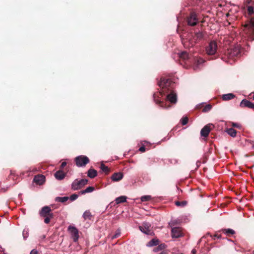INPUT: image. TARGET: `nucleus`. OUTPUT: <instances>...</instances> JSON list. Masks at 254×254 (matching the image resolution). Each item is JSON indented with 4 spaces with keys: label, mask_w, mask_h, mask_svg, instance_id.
Masks as SVG:
<instances>
[{
    "label": "nucleus",
    "mask_w": 254,
    "mask_h": 254,
    "mask_svg": "<svg viewBox=\"0 0 254 254\" xmlns=\"http://www.w3.org/2000/svg\"><path fill=\"white\" fill-rule=\"evenodd\" d=\"M158 85L161 88L160 94L161 95L168 93L166 98L171 103H176L177 102V94L174 91V82L170 79L161 77L158 82Z\"/></svg>",
    "instance_id": "nucleus-1"
},
{
    "label": "nucleus",
    "mask_w": 254,
    "mask_h": 254,
    "mask_svg": "<svg viewBox=\"0 0 254 254\" xmlns=\"http://www.w3.org/2000/svg\"><path fill=\"white\" fill-rule=\"evenodd\" d=\"M243 30L246 37L252 41L254 40V17L251 18L243 25Z\"/></svg>",
    "instance_id": "nucleus-2"
},
{
    "label": "nucleus",
    "mask_w": 254,
    "mask_h": 254,
    "mask_svg": "<svg viewBox=\"0 0 254 254\" xmlns=\"http://www.w3.org/2000/svg\"><path fill=\"white\" fill-rule=\"evenodd\" d=\"M41 217L44 218V223L49 224L51 219L53 218L54 214L50 206H45L42 208L39 212Z\"/></svg>",
    "instance_id": "nucleus-3"
},
{
    "label": "nucleus",
    "mask_w": 254,
    "mask_h": 254,
    "mask_svg": "<svg viewBox=\"0 0 254 254\" xmlns=\"http://www.w3.org/2000/svg\"><path fill=\"white\" fill-rule=\"evenodd\" d=\"M204 37V34L202 32H196L194 34H190L189 36V42L191 45V46H193L195 44L201 40Z\"/></svg>",
    "instance_id": "nucleus-4"
},
{
    "label": "nucleus",
    "mask_w": 254,
    "mask_h": 254,
    "mask_svg": "<svg viewBox=\"0 0 254 254\" xmlns=\"http://www.w3.org/2000/svg\"><path fill=\"white\" fill-rule=\"evenodd\" d=\"M88 180L83 179L81 180L75 179L71 184V188L73 190L81 189L84 186L87 184Z\"/></svg>",
    "instance_id": "nucleus-5"
},
{
    "label": "nucleus",
    "mask_w": 254,
    "mask_h": 254,
    "mask_svg": "<svg viewBox=\"0 0 254 254\" xmlns=\"http://www.w3.org/2000/svg\"><path fill=\"white\" fill-rule=\"evenodd\" d=\"M75 162L78 167H83L89 162V159L86 156L80 155L75 158Z\"/></svg>",
    "instance_id": "nucleus-6"
},
{
    "label": "nucleus",
    "mask_w": 254,
    "mask_h": 254,
    "mask_svg": "<svg viewBox=\"0 0 254 254\" xmlns=\"http://www.w3.org/2000/svg\"><path fill=\"white\" fill-rule=\"evenodd\" d=\"M217 50V43L214 41H211L208 46L206 48V51L208 55H213L215 54Z\"/></svg>",
    "instance_id": "nucleus-7"
},
{
    "label": "nucleus",
    "mask_w": 254,
    "mask_h": 254,
    "mask_svg": "<svg viewBox=\"0 0 254 254\" xmlns=\"http://www.w3.org/2000/svg\"><path fill=\"white\" fill-rule=\"evenodd\" d=\"M139 229L142 232L147 235H151L153 233L151 230V225L147 222H143L139 227Z\"/></svg>",
    "instance_id": "nucleus-8"
},
{
    "label": "nucleus",
    "mask_w": 254,
    "mask_h": 254,
    "mask_svg": "<svg viewBox=\"0 0 254 254\" xmlns=\"http://www.w3.org/2000/svg\"><path fill=\"white\" fill-rule=\"evenodd\" d=\"M188 24L190 26H193L196 25L198 22V19L196 14L194 12H192L188 17L187 20Z\"/></svg>",
    "instance_id": "nucleus-9"
},
{
    "label": "nucleus",
    "mask_w": 254,
    "mask_h": 254,
    "mask_svg": "<svg viewBox=\"0 0 254 254\" xmlns=\"http://www.w3.org/2000/svg\"><path fill=\"white\" fill-rule=\"evenodd\" d=\"M244 4L249 15L254 14V0H244Z\"/></svg>",
    "instance_id": "nucleus-10"
},
{
    "label": "nucleus",
    "mask_w": 254,
    "mask_h": 254,
    "mask_svg": "<svg viewBox=\"0 0 254 254\" xmlns=\"http://www.w3.org/2000/svg\"><path fill=\"white\" fill-rule=\"evenodd\" d=\"M214 127V126L211 124H209L205 126L201 130L200 134L202 136L207 137L211 130Z\"/></svg>",
    "instance_id": "nucleus-11"
},
{
    "label": "nucleus",
    "mask_w": 254,
    "mask_h": 254,
    "mask_svg": "<svg viewBox=\"0 0 254 254\" xmlns=\"http://www.w3.org/2000/svg\"><path fill=\"white\" fill-rule=\"evenodd\" d=\"M68 230L71 235V237L74 242H76L78 240L79 234L78 230L73 226H69L68 227Z\"/></svg>",
    "instance_id": "nucleus-12"
},
{
    "label": "nucleus",
    "mask_w": 254,
    "mask_h": 254,
    "mask_svg": "<svg viewBox=\"0 0 254 254\" xmlns=\"http://www.w3.org/2000/svg\"><path fill=\"white\" fill-rule=\"evenodd\" d=\"M171 236L172 238H178L183 236L181 228L180 227H173L171 229Z\"/></svg>",
    "instance_id": "nucleus-13"
},
{
    "label": "nucleus",
    "mask_w": 254,
    "mask_h": 254,
    "mask_svg": "<svg viewBox=\"0 0 254 254\" xmlns=\"http://www.w3.org/2000/svg\"><path fill=\"white\" fill-rule=\"evenodd\" d=\"M240 106L241 108L247 107L250 109H254V104L247 99H243L241 101Z\"/></svg>",
    "instance_id": "nucleus-14"
},
{
    "label": "nucleus",
    "mask_w": 254,
    "mask_h": 254,
    "mask_svg": "<svg viewBox=\"0 0 254 254\" xmlns=\"http://www.w3.org/2000/svg\"><path fill=\"white\" fill-rule=\"evenodd\" d=\"M34 182L37 185H42L45 181V177L43 175H38L34 177Z\"/></svg>",
    "instance_id": "nucleus-15"
},
{
    "label": "nucleus",
    "mask_w": 254,
    "mask_h": 254,
    "mask_svg": "<svg viewBox=\"0 0 254 254\" xmlns=\"http://www.w3.org/2000/svg\"><path fill=\"white\" fill-rule=\"evenodd\" d=\"M227 54L229 55L230 58H233L234 57H238L240 54V51L237 48L231 49L229 50L227 52Z\"/></svg>",
    "instance_id": "nucleus-16"
},
{
    "label": "nucleus",
    "mask_w": 254,
    "mask_h": 254,
    "mask_svg": "<svg viewBox=\"0 0 254 254\" xmlns=\"http://www.w3.org/2000/svg\"><path fill=\"white\" fill-rule=\"evenodd\" d=\"M178 55L179 58L185 63L189 61L190 59V55H189L186 51H183L182 52L179 53Z\"/></svg>",
    "instance_id": "nucleus-17"
},
{
    "label": "nucleus",
    "mask_w": 254,
    "mask_h": 254,
    "mask_svg": "<svg viewBox=\"0 0 254 254\" xmlns=\"http://www.w3.org/2000/svg\"><path fill=\"white\" fill-rule=\"evenodd\" d=\"M54 176L57 180H62L65 177L66 173H64L62 170H59L55 173Z\"/></svg>",
    "instance_id": "nucleus-18"
},
{
    "label": "nucleus",
    "mask_w": 254,
    "mask_h": 254,
    "mask_svg": "<svg viewBox=\"0 0 254 254\" xmlns=\"http://www.w3.org/2000/svg\"><path fill=\"white\" fill-rule=\"evenodd\" d=\"M154 100L156 102V104H158L160 107L164 108H168L170 107V105L166 106V101H161L158 99L156 98V94H154L153 95Z\"/></svg>",
    "instance_id": "nucleus-19"
},
{
    "label": "nucleus",
    "mask_w": 254,
    "mask_h": 254,
    "mask_svg": "<svg viewBox=\"0 0 254 254\" xmlns=\"http://www.w3.org/2000/svg\"><path fill=\"white\" fill-rule=\"evenodd\" d=\"M123 177V173L119 172L113 174L111 177V179L113 181L117 182L122 180Z\"/></svg>",
    "instance_id": "nucleus-20"
},
{
    "label": "nucleus",
    "mask_w": 254,
    "mask_h": 254,
    "mask_svg": "<svg viewBox=\"0 0 254 254\" xmlns=\"http://www.w3.org/2000/svg\"><path fill=\"white\" fill-rule=\"evenodd\" d=\"M159 241L158 239H153L150 240L146 245L147 247H153L158 245Z\"/></svg>",
    "instance_id": "nucleus-21"
},
{
    "label": "nucleus",
    "mask_w": 254,
    "mask_h": 254,
    "mask_svg": "<svg viewBox=\"0 0 254 254\" xmlns=\"http://www.w3.org/2000/svg\"><path fill=\"white\" fill-rule=\"evenodd\" d=\"M226 132L232 137H236L237 135V131L233 128H229L226 129Z\"/></svg>",
    "instance_id": "nucleus-22"
},
{
    "label": "nucleus",
    "mask_w": 254,
    "mask_h": 254,
    "mask_svg": "<svg viewBox=\"0 0 254 254\" xmlns=\"http://www.w3.org/2000/svg\"><path fill=\"white\" fill-rule=\"evenodd\" d=\"M87 175L90 178H94L97 176V172L94 169H90L88 171Z\"/></svg>",
    "instance_id": "nucleus-23"
},
{
    "label": "nucleus",
    "mask_w": 254,
    "mask_h": 254,
    "mask_svg": "<svg viewBox=\"0 0 254 254\" xmlns=\"http://www.w3.org/2000/svg\"><path fill=\"white\" fill-rule=\"evenodd\" d=\"M228 236H230L235 234V231L231 229H223L220 230Z\"/></svg>",
    "instance_id": "nucleus-24"
},
{
    "label": "nucleus",
    "mask_w": 254,
    "mask_h": 254,
    "mask_svg": "<svg viewBox=\"0 0 254 254\" xmlns=\"http://www.w3.org/2000/svg\"><path fill=\"white\" fill-rule=\"evenodd\" d=\"M92 217L93 216L89 210L85 211L83 214V217L85 221L88 220H90Z\"/></svg>",
    "instance_id": "nucleus-25"
},
{
    "label": "nucleus",
    "mask_w": 254,
    "mask_h": 254,
    "mask_svg": "<svg viewBox=\"0 0 254 254\" xmlns=\"http://www.w3.org/2000/svg\"><path fill=\"white\" fill-rule=\"evenodd\" d=\"M95 188L93 187H88L85 190H81L79 192V194H84L86 193H89L93 191Z\"/></svg>",
    "instance_id": "nucleus-26"
},
{
    "label": "nucleus",
    "mask_w": 254,
    "mask_h": 254,
    "mask_svg": "<svg viewBox=\"0 0 254 254\" xmlns=\"http://www.w3.org/2000/svg\"><path fill=\"white\" fill-rule=\"evenodd\" d=\"M235 95L233 93H228L223 95V99L225 101L233 99Z\"/></svg>",
    "instance_id": "nucleus-27"
},
{
    "label": "nucleus",
    "mask_w": 254,
    "mask_h": 254,
    "mask_svg": "<svg viewBox=\"0 0 254 254\" xmlns=\"http://www.w3.org/2000/svg\"><path fill=\"white\" fill-rule=\"evenodd\" d=\"M100 169L101 170L104 172L106 174H108L110 172V169L107 166H106L103 163L101 164Z\"/></svg>",
    "instance_id": "nucleus-28"
},
{
    "label": "nucleus",
    "mask_w": 254,
    "mask_h": 254,
    "mask_svg": "<svg viewBox=\"0 0 254 254\" xmlns=\"http://www.w3.org/2000/svg\"><path fill=\"white\" fill-rule=\"evenodd\" d=\"M127 201V197L126 196H121L116 199L117 204L125 202Z\"/></svg>",
    "instance_id": "nucleus-29"
},
{
    "label": "nucleus",
    "mask_w": 254,
    "mask_h": 254,
    "mask_svg": "<svg viewBox=\"0 0 254 254\" xmlns=\"http://www.w3.org/2000/svg\"><path fill=\"white\" fill-rule=\"evenodd\" d=\"M69 199L68 196L57 197L55 199L56 201L64 203Z\"/></svg>",
    "instance_id": "nucleus-30"
},
{
    "label": "nucleus",
    "mask_w": 254,
    "mask_h": 254,
    "mask_svg": "<svg viewBox=\"0 0 254 254\" xmlns=\"http://www.w3.org/2000/svg\"><path fill=\"white\" fill-rule=\"evenodd\" d=\"M175 204L177 206L184 207L187 205V201H177L175 202Z\"/></svg>",
    "instance_id": "nucleus-31"
},
{
    "label": "nucleus",
    "mask_w": 254,
    "mask_h": 254,
    "mask_svg": "<svg viewBox=\"0 0 254 254\" xmlns=\"http://www.w3.org/2000/svg\"><path fill=\"white\" fill-rule=\"evenodd\" d=\"M152 199V197L151 195H144L141 196L140 199L141 201H147L150 200Z\"/></svg>",
    "instance_id": "nucleus-32"
},
{
    "label": "nucleus",
    "mask_w": 254,
    "mask_h": 254,
    "mask_svg": "<svg viewBox=\"0 0 254 254\" xmlns=\"http://www.w3.org/2000/svg\"><path fill=\"white\" fill-rule=\"evenodd\" d=\"M178 223V221L177 220H172L169 223L168 227L172 228L173 227H174V226L177 225Z\"/></svg>",
    "instance_id": "nucleus-33"
},
{
    "label": "nucleus",
    "mask_w": 254,
    "mask_h": 254,
    "mask_svg": "<svg viewBox=\"0 0 254 254\" xmlns=\"http://www.w3.org/2000/svg\"><path fill=\"white\" fill-rule=\"evenodd\" d=\"M212 108V105L210 104L206 105L202 110L203 112H207L209 111Z\"/></svg>",
    "instance_id": "nucleus-34"
},
{
    "label": "nucleus",
    "mask_w": 254,
    "mask_h": 254,
    "mask_svg": "<svg viewBox=\"0 0 254 254\" xmlns=\"http://www.w3.org/2000/svg\"><path fill=\"white\" fill-rule=\"evenodd\" d=\"M189 119L187 117H184L182 118L181 122L183 125H186L188 123Z\"/></svg>",
    "instance_id": "nucleus-35"
},
{
    "label": "nucleus",
    "mask_w": 254,
    "mask_h": 254,
    "mask_svg": "<svg viewBox=\"0 0 254 254\" xmlns=\"http://www.w3.org/2000/svg\"><path fill=\"white\" fill-rule=\"evenodd\" d=\"M121 235V232L119 230H118L115 234H114L113 236H112L111 239L112 240L115 239L118 237H119Z\"/></svg>",
    "instance_id": "nucleus-36"
},
{
    "label": "nucleus",
    "mask_w": 254,
    "mask_h": 254,
    "mask_svg": "<svg viewBox=\"0 0 254 254\" xmlns=\"http://www.w3.org/2000/svg\"><path fill=\"white\" fill-rule=\"evenodd\" d=\"M78 197V195L75 193L72 194L70 195L69 198L71 201H74L76 200Z\"/></svg>",
    "instance_id": "nucleus-37"
},
{
    "label": "nucleus",
    "mask_w": 254,
    "mask_h": 254,
    "mask_svg": "<svg viewBox=\"0 0 254 254\" xmlns=\"http://www.w3.org/2000/svg\"><path fill=\"white\" fill-rule=\"evenodd\" d=\"M231 125L234 127H237L238 128H241V125L239 124L236 123H232Z\"/></svg>",
    "instance_id": "nucleus-38"
},
{
    "label": "nucleus",
    "mask_w": 254,
    "mask_h": 254,
    "mask_svg": "<svg viewBox=\"0 0 254 254\" xmlns=\"http://www.w3.org/2000/svg\"><path fill=\"white\" fill-rule=\"evenodd\" d=\"M210 237H212L214 240H215L216 238H221V235H219L218 233H216L214 236L210 235Z\"/></svg>",
    "instance_id": "nucleus-39"
},
{
    "label": "nucleus",
    "mask_w": 254,
    "mask_h": 254,
    "mask_svg": "<svg viewBox=\"0 0 254 254\" xmlns=\"http://www.w3.org/2000/svg\"><path fill=\"white\" fill-rule=\"evenodd\" d=\"M166 248V245L164 244H161L159 245L158 247L157 248V250H161L163 249H164Z\"/></svg>",
    "instance_id": "nucleus-40"
},
{
    "label": "nucleus",
    "mask_w": 254,
    "mask_h": 254,
    "mask_svg": "<svg viewBox=\"0 0 254 254\" xmlns=\"http://www.w3.org/2000/svg\"><path fill=\"white\" fill-rule=\"evenodd\" d=\"M66 162H62V163L61 164V166H60V168L61 169H63L66 165Z\"/></svg>",
    "instance_id": "nucleus-41"
},
{
    "label": "nucleus",
    "mask_w": 254,
    "mask_h": 254,
    "mask_svg": "<svg viewBox=\"0 0 254 254\" xmlns=\"http://www.w3.org/2000/svg\"><path fill=\"white\" fill-rule=\"evenodd\" d=\"M30 254H38V253L36 250L33 249L31 251Z\"/></svg>",
    "instance_id": "nucleus-42"
},
{
    "label": "nucleus",
    "mask_w": 254,
    "mask_h": 254,
    "mask_svg": "<svg viewBox=\"0 0 254 254\" xmlns=\"http://www.w3.org/2000/svg\"><path fill=\"white\" fill-rule=\"evenodd\" d=\"M139 150L142 152H144L145 151V147L143 146H141L139 148Z\"/></svg>",
    "instance_id": "nucleus-43"
},
{
    "label": "nucleus",
    "mask_w": 254,
    "mask_h": 254,
    "mask_svg": "<svg viewBox=\"0 0 254 254\" xmlns=\"http://www.w3.org/2000/svg\"><path fill=\"white\" fill-rule=\"evenodd\" d=\"M203 61L202 59H200L198 60V61H197L198 64H201V63H203Z\"/></svg>",
    "instance_id": "nucleus-44"
},
{
    "label": "nucleus",
    "mask_w": 254,
    "mask_h": 254,
    "mask_svg": "<svg viewBox=\"0 0 254 254\" xmlns=\"http://www.w3.org/2000/svg\"><path fill=\"white\" fill-rule=\"evenodd\" d=\"M196 250H195V249H193V250H192V251H191V253H192V254H196Z\"/></svg>",
    "instance_id": "nucleus-45"
},
{
    "label": "nucleus",
    "mask_w": 254,
    "mask_h": 254,
    "mask_svg": "<svg viewBox=\"0 0 254 254\" xmlns=\"http://www.w3.org/2000/svg\"><path fill=\"white\" fill-rule=\"evenodd\" d=\"M253 100H254V96H253Z\"/></svg>",
    "instance_id": "nucleus-46"
},
{
    "label": "nucleus",
    "mask_w": 254,
    "mask_h": 254,
    "mask_svg": "<svg viewBox=\"0 0 254 254\" xmlns=\"http://www.w3.org/2000/svg\"><path fill=\"white\" fill-rule=\"evenodd\" d=\"M157 98H158V96H157V95H156V98L158 99Z\"/></svg>",
    "instance_id": "nucleus-47"
},
{
    "label": "nucleus",
    "mask_w": 254,
    "mask_h": 254,
    "mask_svg": "<svg viewBox=\"0 0 254 254\" xmlns=\"http://www.w3.org/2000/svg\"><path fill=\"white\" fill-rule=\"evenodd\" d=\"M253 254H254V251L253 252Z\"/></svg>",
    "instance_id": "nucleus-48"
}]
</instances>
